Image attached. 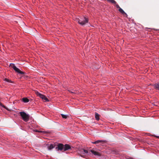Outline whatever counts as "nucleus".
<instances>
[{
    "instance_id": "f257e3e1",
    "label": "nucleus",
    "mask_w": 159,
    "mask_h": 159,
    "mask_svg": "<svg viewBox=\"0 0 159 159\" xmlns=\"http://www.w3.org/2000/svg\"><path fill=\"white\" fill-rule=\"evenodd\" d=\"M23 120L25 122H27L29 119V115L25 112L23 111L19 113Z\"/></svg>"
},
{
    "instance_id": "f03ea898",
    "label": "nucleus",
    "mask_w": 159,
    "mask_h": 159,
    "mask_svg": "<svg viewBox=\"0 0 159 159\" xmlns=\"http://www.w3.org/2000/svg\"><path fill=\"white\" fill-rule=\"evenodd\" d=\"M88 19L85 17L80 18V20H79L78 21V23L82 25H85L86 23H88Z\"/></svg>"
},
{
    "instance_id": "7ed1b4c3",
    "label": "nucleus",
    "mask_w": 159,
    "mask_h": 159,
    "mask_svg": "<svg viewBox=\"0 0 159 159\" xmlns=\"http://www.w3.org/2000/svg\"><path fill=\"white\" fill-rule=\"evenodd\" d=\"M10 66L16 72L20 74H24L25 72L21 71L19 69L16 67L13 64H11Z\"/></svg>"
},
{
    "instance_id": "20e7f679",
    "label": "nucleus",
    "mask_w": 159,
    "mask_h": 159,
    "mask_svg": "<svg viewBox=\"0 0 159 159\" xmlns=\"http://www.w3.org/2000/svg\"><path fill=\"white\" fill-rule=\"evenodd\" d=\"M56 149L58 151H62L63 150L64 151V145L62 143H58L56 147Z\"/></svg>"
},
{
    "instance_id": "39448f33",
    "label": "nucleus",
    "mask_w": 159,
    "mask_h": 159,
    "mask_svg": "<svg viewBox=\"0 0 159 159\" xmlns=\"http://www.w3.org/2000/svg\"><path fill=\"white\" fill-rule=\"evenodd\" d=\"M38 95L40 98H41L44 101H45V102L49 101V100L46 98L45 96L40 93H38Z\"/></svg>"
},
{
    "instance_id": "423d86ee",
    "label": "nucleus",
    "mask_w": 159,
    "mask_h": 159,
    "mask_svg": "<svg viewBox=\"0 0 159 159\" xmlns=\"http://www.w3.org/2000/svg\"><path fill=\"white\" fill-rule=\"evenodd\" d=\"M47 145H48L47 148H48V150H51V149H53V148L55 147L56 145L55 144H47Z\"/></svg>"
},
{
    "instance_id": "0eeeda50",
    "label": "nucleus",
    "mask_w": 159,
    "mask_h": 159,
    "mask_svg": "<svg viewBox=\"0 0 159 159\" xmlns=\"http://www.w3.org/2000/svg\"><path fill=\"white\" fill-rule=\"evenodd\" d=\"M71 148L70 145L67 144L64 145V151H65Z\"/></svg>"
},
{
    "instance_id": "6e6552de",
    "label": "nucleus",
    "mask_w": 159,
    "mask_h": 159,
    "mask_svg": "<svg viewBox=\"0 0 159 159\" xmlns=\"http://www.w3.org/2000/svg\"><path fill=\"white\" fill-rule=\"evenodd\" d=\"M90 151L93 154L96 156L98 157H100L101 156V154L98 152L93 150H91Z\"/></svg>"
},
{
    "instance_id": "1a4fd4ad",
    "label": "nucleus",
    "mask_w": 159,
    "mask_h": 159,
    "mask_svg": "<svg viewBox=\"0 0 159 159\" xmlns=\"http://www.w3.org/2000/svg\"><path fill=\"white\" fill-rule=\"evenodd\" d=\"M122 14H125L126 15V17H127V14L125 12V11L123 10L121 8H120L118 10Z\"/></svg>"
},
{
    "instance_id": "9d476101",
    "label": "nucleus",
    "mask_w": 159,
    "mask_h": 159,
    "mask_svg": "<svg viewBox=\"0 0 159 159\" xmlns=\"http://www.w3.org/2000/svg\"><path fill=\"white\" fill-rule=\"evenodd\" d=\"M153 86L155 89L159 90V83L154 84Z\"/></svg>"
},
{
    "instance_id": "9b49d317",
    "label": "nucleus",
    "mask_w": 159,
    "mask_h": 159,
    "mask_svg": "<svg viewBox=\"0 0 159 159\" xmlns=\"http://www.w3.org/2000/svg\"><path fill=\"white\" fill-rule=\"evenodd\" d=\"M95 119L98 120H99V116L100 115H99L97 113L95 112Z\"/></svg>"
},
{
    "instance_id": "f8f14e48",
    "label": "nucleus",
    "mask_w": 159,
    "mask_h": 159,
    "mask_svg": "<svg viewBox=\"0 0 159 159\" xmlns=\"http://www.w3.org/2000/svg\"><path fill=\"white\" fill-rule=\"evenodd\" d=\"M22 100L23 102L25 103H27L29 102V99L27 98H22Z\"/></svg>"
},
{
    "instance_id": "ddd939ff",
    "label": "nucleus",
    "mask_w": 159,
    "mask_h": 159,
    "mask_svg": "<svg viewBox=\"0 0 159 159\" xmlns=\"http://www.w3.org/2000/svg\"><path fill=\"white\" fill-rule=\"evenodd\" d=\"M82 151L84 152V153L87 154L88 155H89L90 154V152H89L87 150L82 149Z\"/></svg>"
},
{
    "instance_id": "4468645a",
    "label": "nucleus",
    "mask_w": 159,
    "mask_h": 159,
    "mask_svg": "<svg viewBox=\"0 0 159 159\" xmlns=\"http://www.w3.org/2000/svg\"><path fill=\"white\" fill-rule=\"evenodd\" d=\"M108 1L114 4H116V2L114 0H109Z\"/></svg>"
},
{
    "instance_id": "2eb2a0df",
    "label": "nucleus",
    "mask_w": 159,
    "mask_h": 159,
    "mask_svg": "<svg viewBox=\"0 0 159 159\" xmlns=\"http://www.w3.org/2000/svg\"><path fill=\"white\" fill-rule=\"evenodd\" d=\"M104 141L103 140H98L95 141L96 144L98 143H103L104 142Z\"/></svg>"
},
{
    "instance_id": "dca6fc26",
    "label": "nucleus",
    "mask_w": 159,
    "mask_h": 159,
    "mask_svg": "<svg viewBox=\"0 0 159 159\" xmlns=\"http://www.w3.org/2000/svg\"><path fill=\"white\" fill-rule=\"evenodd\" d=\"M4 81H6L7 82H10V83H12L13 82L11 80H9L7 78H5L4 79Z\"/></svg>"
},
{
    "instance_id": "f3484780",
    "label": "nucleus",
    "mask_w": 159,
    "mask_h": 159,
    "mask_svg": "<svg viewBox=\"0 0 159 159\" xmlns=\"http://www.w3.org/2000/svg\"><path fill=\"white\" fill-rule=\"evenodd\" d=\"M62 117L63 118L66 119L67 118V115L64 114H61Z\"/></svg>"
},
{
    "instance_id": "a211bd4d",
    "label": "nucleus",
    "mask_w": 159,
    "mask_h": 159,
    "mask_svg": "<svg viewBox=\"0 0 159 159\" xmlns=\"http://www.w3.org/2000/svg\"><path fill=\"white\" fill-rule=\"evenodd\" d=\"M0 105H1V106L2 107H3L5 108L7 110H8V109L5 106H4L3 104H2L1 103H0Z\"/></svg>"
},
{
    "instance_id": "6ab92c4d",
    "label": "nucleus",
    "mask_w": 159,
    "mask_h": 159,
    "mask_svg": "<svg viewBox=\"0 0 159 159\" xmlns=\"http://www.w3.org/2000/svg\"><path fill=\"white\" fill-rule=\"evenodd\" d=\"M116 7L117 8H119V9L120 8L119 6V5L117 4H116Z\"/></svg>"
},
{
    "instance_id": "aec40b11",
    "label": "nucleus",
    "mask_w": 159,
    "mask_h": 159,
    "mask_svg": "<svg viewBox=\"0 0 159 159\" xmlns=\"http://www.w3.org/2000/svg\"><path fill=\"white\" fill-rule=\"evenodd\" d=\"M80 153L81 154H84V152L82 151V149L81 150H80Z\"/></svg>"
},
{
    "instance_id": "412c9836",
    "label": "nucleus",
    "mask_w": 159,
    "mask_h": 159,
    "mask_svg": "<svg viewBox=\"0 0 159 159\" xmlns=\"http://www.w3.org/2000/svg\"><path fill=\"white\" fill-rule=\"evenodd\" d=\"M79 20H80V19H77V18L76 19V21L78 22V21H79Z\"/></svg>"
},
{
    "instance_id": "4be33fe9",
    "label": "nucleus",
    "mask_w": 159,
    "mask_h": 159,
    "mask_svg": "<svg viewBox=\"0 0 159 159\" xmlns=\"http://www.w3.org/2000/svg\"><path fill=\"white\" fill-rule=\"evenodd\" d=\"M92 143L93 144H96V142L95 141V142H92Z\"/></svg>"
},
{
    "instance_id": "5701e85b",
    "label": "nucleus",
    "mask_w": 159,
    "mask_h": 159,
    "mask_svg": "<svg viewBox=\"0 0 159 159\" xmlns=\"http://www.w3.org/2000/svg\"><path fill=\"white\" fill-rule=\"evenodd\" d=\"M35 131H36V132H41V131H39L38 130H35Z\"/></svg>"
},
{
    "instance_id": "b1692460",
    "label": "nucleus",
    "mask_w": 159,
    "mask_h": 159,
    "mask_svg": "<svg viewBox=\"0 0 159 159\" xmlns=\"http://www.w3.org/2000/svg\"><path fill=\"white\" fill-rule=\"evenodd\" d=\"M156 137L158 138H159V136H155Z\"/></svg>"
}]
</instances>
